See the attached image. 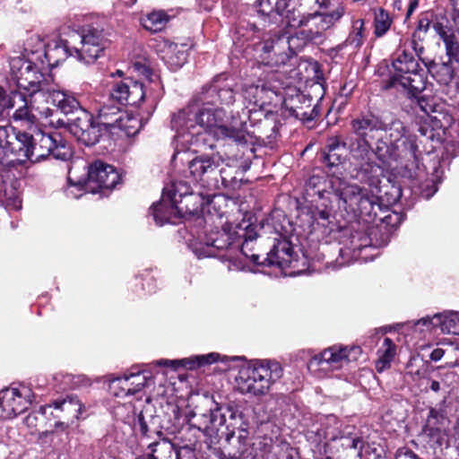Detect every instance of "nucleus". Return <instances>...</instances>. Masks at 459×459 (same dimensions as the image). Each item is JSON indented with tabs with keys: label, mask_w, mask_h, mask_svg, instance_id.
Wrapping results in <instances>:
<instances>
[{
	"label": "nucleus",
	"mask_w": 459,
	"mask_h": 459,
	"mask_svg": "<svg viewBox=\"0 0 459 459\" xmlns=\"http://www.w3.org/2000/svg\"><path fill=\"white\" fill-rule=\"evenodd\" d=\"M432 154L437 153L438 162L445 161L455 155L459 150V125L454 122L453 117L447 112L432 105Z\"/></svg>",
	"instance_id": "obj_8"
},
{
	"label": "nucleus",
	"mask_w": 459,
	"mask_h": 459,
	"mask_svg": "<svg viewBox=\"0 0 459 459\" xmlns=\"http://www.w3.org/2000/svg\"><path fill=\"white\" fill-rule=\"evenodd\" d=\"M339 251H340V256H341L342 261L337 260L336 261L337 264L340 266L344 265V264H350L349 261H347V262L344 261V255H349V249H342L341 248Z\"/></svg>",
	"instance_id": "obj_61"
},
{
	"label": "nucleus",
	"mask_w": 459,
	"mask_h": 459,
	"mask_svg": "<svg viewBox=\"0 0 459 459\" xmlns=\"http://www.w3.org/2000/svg\"><path fill=\"white\" fill-rule=\"evenodd\" d=\"M352 132L359 138L356 147L351 148L353 156L364 159L371 153V142L378 137L381 131L380 121L372 115H363L351 120Z\"/></svg>",
	"instance_id": "obj_13"
},
{
	"label": "nucleus",
	"mask_w": 459,
	"mask_h": 459,
	"mask_svg": "<svg viewBox=\"0 0 459 459\" xmlns=\"http://www.w3.org/2000/svg\"><path fill=\"white\" fill-rule=\"evenodd\" d=\"M446 351L442 348H436L432 351V361L439 360L445 354Z\"/></svg>",
	"instance_id": "obj_59"
},
{
	"label": "nucleus",
	"mask_w": 459,
	"mask_h": 459,
	"mask_svg": "<svg viewBox=\"0 0 459 459\" xmlns=\"http://www.w3.org/2000/svg\"><path fill=\"white\" fill-rule=\"evenodd\" d=\"M420 72H422V69L417 68L415 72L402 79L397 85L415 92H421L426 89L427 76Z\"/></svg>",
	"instance_id": "obj_43"
},
{
	"label": "nucleus",
	"mask_w": 459,
	"mask_h": 459,
	"mask_svg": "<svg viewBox=\"0 0 459 459\" xmlns=\"http://www.w3.org/2000/svg\"><path fill=\"white\" fill-rule=\"evenodd\" d=\"M16 103L13 91L10 95H5L3 88L0 87V117L9 116L10 109L15 108Z\"/></svg>",
	"instance_id": "obj_51"
},
{
	"label": "nucleus",
	"mask_w": 459,
	"mask_h": 459,
	"mask_svg": "<svg viewBox=\"0 0 459 459\" xmlns=\"http://www.w3.org/2000/svg\"><path fill=\"white\" fill-rule=\"evenodd\" d=\"M459 68L456 65L448 63L436 64L432 60V78L440 85H448L453 77L458 76Z\"/></svg>",
	"instance_id": "obj_42"
},
{
	"label": "nucleus",
	"mask_w": 459,
	"mask_h": 459,
	"mask_svg": "<svg viewBox=\"0 0 459 459\" xmlns=\"http://www.w3.org/2000/svg\"><path fill=\"white\" fill-rule=\"evenodd\" d=\"M280 75L275 73L268 74L266 80H258L257 83L246 84L243 87V97L249 103L255 107L264 108L273 103L277 104L283 101L284 104L293 109L297 117L311 121L320 115V109L317 104H315L308 111H301L303 106H294L289 103V100L283 96L282 87L280 82Z\"/></svg>",
	"instance_id": "obj_6"
},
{
	"label": "nucleus",
	"mask_w": 459,
	"mask_h": 459,
	"mask_svg": "<svg viewBox=\"0 0 459 459\" xmlns=\"http://www.w3.org/2000/svg\"><path fill=\"white\" fill-rule=\"evenodd\" d=\"M235 100L231 85L216 78L202 91L199 100L179 109L171 117V127L176 132L175 144L178 152L195 147H213L208 139L212 136L216 140L231 139L238 144L247 143L246 124L251 109L230 118L217 104L230 105Z\"/></svg>",
	"instance_id": "obj_1"
},
{
	"label": "nucleus",
	"mask_w": 459,
	"mask_h": 459,
	"mask_svg": "<svg viewBox=\"0 0 459 459\" xmlns=\"http://www.w3.org/2000/svg\"><path fill=\"white\" fill-rule=\"evenodd\" d=\"M49 100L54 106H56L65 114L72 113L80 106L79 101L74 97L67 94L65 91L56 90L54 83L51 86V90L47 93L46 99L42 100L44 105L48 104Z\"/></svg>",
	"instance_id": "obj_34"
},
{
	"label": "nucleus",
	"mask_w": 459,
	"mask_h": 459,
	"mask_svg": "<svg viewBox=\"0 0 459 459\" xmlns=\"http://www.w3.org/2000/svg\"><path fill=\"white\" fill-rule=\"evenodd\" d=\"M355 430L354 426L345 425L337 441L342 448L353 449L357 455L360 457L364 443L361 437Z\"/></svg>",
	"instance_id": "obj_39"
},
{
	"label": "nucleus",
	"mask_w": 459,
	"mask_h": 459,
	"mask_svg": "<svg viewBox=\"0 0 459 459\" xmlns=\"http://www.w3.org/2000/svg\"><path fill=\"white\" fill-rule=\"evenodd\" d=\"M12 205H13V208L14 210H20V209L22 208V201H21V199H20L18 196H16V197L13 200V204H12Z\"/></svg>",
	"instance_id": "obj_63"
},
{
	"label": "nucleus",
	"mask_w": 459,
	"mask_h": 459,
	"mask_svg": "<svg viewBox=\"0 0 459 459\" xmlns=\"http://www.w3.org/2000/svg\"><path fill=\"white\" fill-rule=\"evenodd\" d=\"M291 5L290 0H256L257 12L268 17L270 22H277L278 16Z\"/></svg>",
	"instance_id": "obj_37"
},
{
	"label": "nucleus",
	"mask_w": 459,
	"mask_h": 459,
	"mask_svg": "<svg viewBox=\"0 0 459 459\" xmlns=\"http://www.w3.org/2000/svg\"><path fill=\"white\" fill-rule=\"evenodd\" d=\"M69 43L73 44V49L77 58L90 64L100 56L108 41L103 30L89 28L81 33L72 32L69 35Z\"/></svg>",
	"instance_id": "obj_10"
},
{
	"label": "nucleus",
	"mask_w": 459,
	"mask_h": 459,
	"mask_svg": "<svg viewBox=\"0 0 459 459\" xmlns=\"http://www.w3.org/2000/svg\"><path fill=\"white\" fill-rule=\"evenodd\" d=\"M37 421H38V417L36 415V413H30L29 414L25 420H24V422L25 424L29 427V428H35L37 427Z\"/></svg>",
	"instance_id": "obj_58"
},
{
	"label": "nucleus",
	"mask_w": 459,
	"mask_h": 459,
	"mask_svg": "<svg viewBox=\"0 0 459 459\" xmlns=\"http://www.w3.org/2000/svg\"><path fill=\"white\" fill-rule=\"evenodd\" d=\"M227 417L235 420L237 411L231 406L216 404L213 409H210L205 413H189L187 422L190 428L196 429L205 436L212 437L217 435L221 427L226 423Z\"/></svg>",
	"instance_id": "obj_11"
},
{
	"label": "nucleus",
	"mask_w": 459,
	"mask_h": 459,
	"mask_svg": "<svg viewBox=\"0 0 459 459\" xmlns=\"http://www.w3.org/2000/svg\"><path fill=\"white\" fill-rule=\"evenodd\" d=\"M220 165V157L215 155H199L191 160L188 163V170L196 182L204 187L215 186L218 183L216 178H213V175L216 174V170Z\"/></svg>",
	"instance_id": "obj_22"
},
{
	"label": "nucleus",
	"mask_w": 459,
	"mask_h": 459,
	"mask_svg": "<svg viewBox=\"0 0 459 459\" xmlns=\"http://www.w3.org/2000/svg\"><path fill=\"white\" fill-rule=\"evenodd\" d=\"M431 413L432 419L436 420L437 424L435 428L432 427V440L436 438L432 448L434 449V454H437V449H440V451L443 452V443L446 445V449L449 448L446 432L450 429L451 420H449L446 409L440 408L437 411L432 408Z\"/></svg>",
	"instance_id": "obj_30"
},
{
	"label": "nucleus",
	"mask_w": 459,
	"mask_h": 459,
	"mask_svg": "<svg viewBox=\"0 0 459 459\" xmlns=\"http://www.w3.org/2000/svg\"><path fill=\"white\" fill-rule=\"evenodd\" d=\"M367 37L364 21L358 19L352 22L351 30L345 41L338 46L340 50L350 48L351 51L358 50L364 43Z\"/></svg>",
	"instance_id": "obj_38"
},
{
	"label": "nucleus",
	"mask_w": 459,
	"mask_h": 459,
	"mask_svg": "<svg viewBox=\"0 0 459 459\" xmlns=\"http://www.w3.org/2000/svg\"><path fill=\"white\" fill-rule=\"evenodd\" d=\"M129 384L128 378H126L125 375L123 377H118L110 382V392L117 397L133 395Z\"/></svg>",
	"instance_id": "obj_47"
},
{
	"label": "nucleus",
	"mask_w": 459,
	"mask_h": 459,
	"mask_svg": "<svg viewBox=\"0 0 459 459\" xmlns=\"http://www.w3.org/2000/svg\"><path fill=\"white\" fill-rule=\"evenodd\" d=\"M405 143L406 140L398 139L396 143L388 145L386 143L378 140L376 149L371 148V153L368 156L364 155V159H360L362 160L360 169L368 175L374 182L375 179L379 182L378 177L382 175L383 169L379 164L371 160V157L375 155L383 164L390 166L393 160L396 161L401 158L402 152L399 148L404 145Z\"/></svg>",
	"instance_id": "obj_15"
},
{
	"label": "nucleus",
	"mask_w": 459,
	"mask_h": 459,
	"mask_svg": "<svg viewBox=\"0 0 459 459\" xmlns=\"http://www.w3.org/2000/svg\"><path fill=\"white\" fill-rule=\"evenodd\" d=\"M30 158L32 162H38L49 155L55 159L66 160L72 156V151L67 143L58 132L44 133L38 131L31 135Z\"/></svg>",
	"instance_id": "obj_9"
},
{
	"label": "nucleus",
	"mask_w": 459,
	"mask_h": 459,
	"mask_svg": "<svg viewBox=\"0 0 459 459\" xmlns=\"http://www.w3.org/2000/svg\"><path fill=\"white\" fill-rule=\"evenodd\" d=\"M282 368L275 360H257L242 367L236 377V388L244 394H265L272 385L282 377Z\"/></svg>",
	"instance_id": "obj_7"
},
{
	"label": "nucleus",
	"mask_w": 459,
	"mask_h": 459,
	"mask_svg": "<svg viewBox=\"0 0 459 459\" xmlns=\"http://www.w3.org/2000/svg\"><path fill=\"white\" fill-rule=\"evenodd\" d=\"M126 377L128 378L130 389L132 394H134L140 392L145 385L148 377L144 375V372H136L125 374Z\"/></svg>",
	"instance_id": "obj_50"
},
{
	"label": "nucleus",
	"mask_w": 459,
	"mask_h": 459,
	"mask_svg": "<svg viewBox=\"0 0 459 459\" xmlns=\"http://www.w3.org/2000/svg\"><path fill=\"white\" fill-rule=\"evenodd\" d=\"M339 17L334 18L333 14H325L318 12L307 13L303 25L307 29L300 30V33L304 35L305 40H316L321 38L323 32L331 28Z\"/></svg>",
	"instance_id": "obj_28"
},
{
	"label": "nucleus",
	"mask_w": 459,
	"mask_h": 459,
	"mask_svg": "<svg viewBox=\"0 0 459 459\" xmlns=\"http://www.w3.org/2000/svg\"><path fill=\"white\" fill-rule=\"evenodd\" d=\"M344 427L345 425L335 415L322 416L318 423L307 431V437L313 443L327 445L328 442L338 440Z\"/></svg>",
	"instance_id": "obj_24"
},
{
	"label": "nucleus",
	"mask_w": 459,
	"mask_h": 459,
	"mask_svg": "<svg viewBox=\"0 0 459 459\" xmlns=\"http://www.w3.org/2000/svg\"><path fill=\"white\" fill-rule=\"evenodd\" d=\"M417 103H418V107L420 108V109L422 112H424L427 116H429V108H430L429 98L425 95L417 97Z\"/></svg>",
	"instance_id": "obj_56"
},
{
	"label": "nucleus",
	"mask_w": 459,
	"mask_h": 459,
	"mask_svg": "<svg viewBox=\"0 0 459 459\" xmlns=\"http://www.w3.org/2000/svg\"><path fill=\"white\" fill-rule=\"evenodd\" d=\"M419 67L420 65L411 53L402 48H398L393 60L394 74L390 78V86H396L402 79L415 72Z\"/></svg>",
	"instance_id": "obj_29"
},
{
	"label": "nucleus",
	"mask_w": 459,
	"mask_h": 459,
	"mask_svg": "<svg viewBox=\"0 0 459 459\" xmlns=\"http://www.w3.org/2000/svg\"><path fill=\"white\" fill-rule=\"evenodd\" d=\"M178 203L179 200H175L163 192L160 201L151 208V213L156 224L162 226L165 223H175L173 219L180 217L184 212L183 208L178 206Z\"/></svg>",
	"instance_id": "obj_27"
},
{
	"label": "nucleus",
	"mask_w": 459,
	"mask_h": 459,
	"mask_svg": "<svg viewBox=\"0 0 459 459\" xmlns=\"http://www.w3.org/2000/svg\"><path fill=\"white\" fill-rule=\"evenodd\" d=\"M153 48L159 56L171 69L177 70L180 68L186 61V51L184 46H178L166 39H159L155 40Z\"/></svg>",
	"instance_id": "obj_26"
},
{
	"label": "nucleus",
	"mask_w": 459,
	"mask_h": 459,
	"mask_svg": "<svg viewBox=\"0 0 459 459\" xmlns=\"http://www.w3.org/2000/svg\"><path fill=\"white\" fill-rule=\"evenodd\" d=\"M291 102H295V101H298L299 102L300 104H306V102H307V105L306 106L307 108H310L312 105H311V99L308 98L307 95H305L304 93H301V92H298L295 96V98H291L290 100Z\"/></svg>",
	"instance_id": "obj_57"
},
{
	"label": "nucleus",
	"mask_w": 459,
	"mask_h": 459,
	"mask_svg": "<svg viewBox=\"0 0 459 459\" xmlns=\"http://www.w3.org/2000/svg\"><path fill=\"white\" fill-rule=\"evenodd\" d=\"M354 237L352 242L353 248V257L358 259L360 257V255L363 251H366L368 248H373V245L371 243L370 237L367 235H363L358 238L359 243H355Z\"/></svg>",
	"instance_id": "obj_52"
},
{
	"label": "nucleus",
	"mask_w": 459,
	"mask_h": 459,
	"mask_svg": "<svg viewBox=\"0 0 459 459\" xmlns=\"http://www.w3.org/2000/svg\"><path fill=\"white\" fill-rule=\"evenodd\" d=\"M13 99L17 103L12 118L14 122L21 123L22 126L31 128L33 126H37L39 117L48 118L53 116L54 110L44 105L42 99L32 105L31 97L26 96L22 91H13Z\"/></svg>",
	"instance_id": "obj_16"
},
{
	"label": "nucleus",
	"mask_w": 459,
	"mask_h": 459,
	"mask_svg": "<svg viewBox=\"0 0 459 459\" xmlns=\"http://www.w3.org/2000/svg\"><path fill=\"white\" fill-rule=\"evenodd\" d=\"M247 39L252 41L255 58L269 66L285 64L291 55L308 41L305 40L300 32L294 36H286L273 30H265L255 24L250 25L247 30Z\"/></svg>",
	"instance_id": "obj_4"
},
{
	"label": "nucleus",
	"mask_w": 459,
	"mask_h": 459,
	"mask_svg": "<svg viewBox=\"0 0 459 459\" xmlns=\"http://www.w3.org/2000/svg\"><path fill=\"white\" fill-rule=\"evenodd\" d=\"M432 330L459 335V312H445L432 316Z\"/></svg>",
	"instance_id": "obj_35"
},
{
	"label": "nucleus",
	"mask_w": 459,
	"mask_h": 459,
	"mask_svg": "<svg viewBox=\"0 0 459 459\" xmlns=\"http://www.w3.org/2000/svg\"><path fill=\"white\" fill-rule=\"evenodd\" d=\"M169 445L163 441V442H153L150 445H148L147 452L144 453L143 455L137 457L136 459H158V457L155 455V454L159 451L161 447H169Z\"/></svg>",
	"instance_id": "obj_54"
},
{
	"label": "nucleus",
	"mask_w": 459,
	"mask_h": 459,
	"mask_svg": "<svg viewBox=\"0 0 459 459\" xmlns=\"http://www.w3.org/2000/svg\"><path fill=\"white\" fill-rule=\"evenodd\" d=\"M145 94L143 83L126 78L113 84L108 100L119 105L136 106L143 100Z\"/></svg>",
	"instance_id": "obj_23"
},
{
	"label": "nucleus",
	"mask_w": 459,
	"mask_h": 459,
	"mask_svg": "<svg viewBox=\"0 0 459 459\" xmlns=\"http://www.w3.org/2000/svg\"><path fill=\"white\" fill-rule=\"evenodd\" d=\"M429 25L430 20L429 19L428 14L425 13L419 20L417 29L412 36L413 49L416 55L418 56L419 59L426 67L427 72H430V62L426 57L423 56L424 47L420 44V42L426 39Z\"/></svg>",
	"instance_id": "obj_36"
},
{
	"label": "nucleus",
	"mask_w": 459,
	"mask_h": 459,
	"mask_svg": "<svg viewBox=\"0 0 459 459\" xmlns=\"http://www.w3.org/2000/svg\"><path fill=\"white\" fill-rule=\"evenodd\" d=\"M307 192L317 195L312 210L314 229L322 228L324 235L330 234L335 227L334 208L348 221L362 218L369 222L381 210L379 198L373 190L360 186L339 177L325 179L312 176L307 181Z\"/></svg>",
	"instance_id": "obj_2"
},
{
	"label": "nucleus",
	"mask_w": 459,
	"mask_h": 459,
	"mask_svg": "<svg viewBox=\"0 0 459 459\" xmlns=\"http://www.w3.org/2000/svg\"><path fill=\"white\" fill-rule=\"evenodd\" d=\"M31 134L15 132L11 126H0V156H13V162L30 160Z\"/></svg>",
	"instance_id": "obj_12"
},
{
	"label": "nucleus",
	"mask_w": 459,
	"mask_h": 459,
	"mask_svg": "<svg viewBox=\"0 0 459 459\" xmlns=\"http://www.w3.org/2000/svg\"><path fill=\"white\" fill-rule=\"evenodd\" d=\"M33 392L25 385L0 391V419H13L24 412L32 403Z\"/></svg>",
	"instance_id": "obj_17"
},
{
	"label": "nucleus",
	"mask_w": 459,
	"mask_h": 459,
	"mask_svg": "<svg viewBox=\"0 0 459 459\" xmlns=\"http://www.w3.org/2000/svg\"><path fill=\"white\" fill-rule=\"evenodd\" d=\"M52 407H54L56 411L54 414L55 418H60L59 412H63L64 417L68 420L78 419L82 410V405L77 397L67 396L63 400L55 401L52 404L41 406L38 412L44 416L48 414Z\"/></svg>",
	"instance_id": "obj_31"
},
{
	"label": "nucleus",
	"mask_w": 459,
	"mask_h": 459,
	"mask_svg": "<svg viewBox=\"0 0 459 459\" xmlns=\"http://www.w3.org/2000/svg\"><path fill=\"white\" fill-rule=\"evenodd\" d=\"M296 256L297 255L293 250L292 244L288 239L281 238L275 240L272 249L263 262L259 261L258 255L251 254L249 263L255 265H274L283 270L295 267L293 264L297 262Z\"/></svg>",
	"instance_id": "obj_20"
},
{
	"label": "nucleus",
	"mask_w": 459,
	"mask_h": 459,
	"mask_svg": "<svg viewBox=\"0 0 459 459\" xmlns=\"http://www.w3.org/2000/svg\"><path fill=\"white\" fill-rule=\"evenodd\" d=\"M68 181L69 186L65 189V195L67 197L77 199L83 195L84 189H88L85 186L84 182H82L81 180L76 183H73L71 177H69Z\"/></svg>",
	"instance_id": "obj_53"
},
{
	"label": "nucleus",
	"mask_w": 459,
	"mask_h": 459,
	"mask_svg": "<svg viewBox=\"0 0 459 459\" xmlns=\"http://www.w3.org/2000/svg\"><path fill=\"white\" fill-rule=\"evenodd\" d=\"M30 51L31 56H36V60L43 63V57L47 59L48 64H58L64 61L69 56H74L73 44L67 39H60L53 42V44H46L39 36H32L27 40L24 47V52Z\"/></svg>",
	"instance_id": "obj_14"
},
{
	"label": "nucleus",
	"mask_w": 459,
	"mask_h": 459,
	"mask_svg": "<svg viewBox=\"0 0 459 459\" xmlns=\"http://www.w3.org/2000/svg\"><path fill=\"white\" fill-rule=\"evenodd\" d=\"M169 22V16L163 11H155L142 20L143 26L152 32L160 31Z\"/></svg>",
	"instance_id": "obj_45"
},
{
	"label": "nucleus",
	"mask_w": 459,
	"mask_h": 459,
	"mask_svg": "<svg viewBox=\"0 0 459 459\" xmlns=\"http://www.w3.org/2000/svg\"><path fill=\"white\" fill-rule=\"evenodd\" d=\"M434 29L445 44L449 63L459 68V34L438 22L434 25Z\"/></svg>",
	"instance_id": "obj_33"
},
{
	"label": "nucleus",
	"mask_w": 459,
	"mask_h": 459,
	"mask_svg": "<svg viewBox=\"0 0 459 459\" xmlns=\"http://www.w3.org/2000/svg\"><path fill=\"white\" fill-rule=\"evenodd\" d=\"M54 426L56 429H65L68 427V425L66 423H65L64 421H60V420L56 421Z\"/></svg>",
	"instance_id": "obj_64"
},
{
	"label": "nucleus",
	"mask_w": 459,
	"mask_h": 459,
	"mask_svg": "<svg viewBox=\"0 0 459 459\" xmlns=\"http://www.w3.org/2000/svg\"><path fill=\"white\" fill-rule=\"evenodd\" d=\"M418 5H419L418 0H411L410 2L409 8H408V11L406 13V18H409L412 14V13L417 9Z\"/></svg>",
	"instance_id": "obj_60"
},
{
	"label": "nucleus",
	"mask_w": 459,
	"mask_h": 459,
	"mask_svg": "<svg viewBox=\"0 0 459 459\" xmlns=\"http://www.w3.org/2000/svg\"><path fill=\"white\" fill-rule=\"evenodd\" d=\"M103 130L105 131L103 125H100L97 118L94 119L93 116L85 110L76 117L70 127L71 133L76 139L88 146L99 142Z\"/></svg>",
	"instance_id": "obj_25"
},
{
	"label": "nucleus",
	"mask_w": 459,
	"mask_h": 459,
	"mask_svg": "<svg viewBox=\"0 0 459 459\" xmlns=\"http://www.w3.org/2000/svg\"><path fill=\"white\" fill-rule=\"evenodd\" d=\"M375 34L377 37H382L389 30L392 21L385 11L379 9L378 13L375 16Z\"/></svg>",
	"instance_id": "obj_49"
},
{
	"label": "nucleus",
	"mask_w": 459,
	"mask_h": 459,
	"mask_svg": "<svg viewBox=\"0 0 459 459\" xmlns=\"http://www.w3.org/2000/svg\"><path fill=\"white\" fill-rule=\"evenodd\" d=\"M443 175H444V170L441 169L440 166L434 168V171L432 172V192H431L432 196L437 191V185L442 182Z\"/></svg>",
	"instance_id": "obj_55"
},
{
	"label": "nucleus",
	"mask_w": 459,
	"mask_h": 459,
	"mask_svg": "<svg viewBox=\"0 0 459 459\" xmlns=\"http://www.w3.org/2000/svg\"><path fill=\"white\" fill-rule=\"evenodd\" d=\"M97 112V119L100 125H103L105 131H110L113 128L135 129L134 132L140 127V122L136 118L129 117L128 115L123 116L120 114L119 104L116 102L108 104L106 102L97 104L94 108Z\"/></svg>",
	"instance_id": "obj_19"
},
{
	"label": "nucleus",
	"mask_w": 459,
	"mask_h": 459,
	"mask_svg": "<svg viewBox=\"0 0 459 459\" xmlns=\"http://www.w3.org/2000/svg\"><path fill=\"white\" fill-rule=\"evenodd\" d=\"M119 181L120 175L113 166L97 160L89 166L84 184L94 193L98 189H112Z\"/></svg>",
	"instance_id": "obj_21"
},
{
	"label": "nucleus",
	"mask_w": 459,
	"mask_h": 459,
	"mask_svg": "<svg viewBox=\"0 0 459 459\" xmlns=\"http://www.w3.org/2000/svg\"><path fill=\"white\" fill-rule=\"evenodd\" d=\"M290 2L291 5L285 9L282 15L279 16L283 17L286 25L290 28L303 27L307 14L301 13L297 8V3L294 0H290Z\"/></svg>",
	"instance_id": "obj_46"
},
{
	"label": "nucleus",
	"mask_w": 459,
	"mask_h": 459,
	"mask_svg": "<svg viewBox=\"0 0 459 459\" xmlns=\"http://www.w3.org/2000/svg\"><path fill=\"white\" fill-rule=\"evenodd\" d=\"M359 352V347L348 349L347 347L333 346L314 356L310 359L308 367L310 368H317L325 372L338 370L351 359V353L358 354Z\"/></svg>",
	"instance_id": "obj_18"
},
{
	"label": "nucleus",
	"mask_w": 459,
	"mask_h": 459,
	"mask_svg": "<svg viewBox=\"0 0 459 459\" xmlns=\"http://www.w3.org/2000/svg\"><path fill=\"white\" fill-rule=\"evenodd\" d=\"M24 56H13L10 59V80L26 96L31 97V104L39 99L45 100L47 93L51 90L52 78L39 71L36 62V56L25 52Z\"/></svg>",
	"instance_id": "obj_5"
},
{
	"label": "nucleus",
	"mask_w": 459,
	"mask_h": 459,
	"mask_svg": "<svg viewBox=\"0 0 459 459\" xmlns=\"http://www.w3.org/2000/svg\"><path fill=\"white\" fill-rule=\"evenodd\" d=\"M226 170L224 169H220V177L221 178V183L224 185V186H228L229 183L231 181V179L233 178L232 177H230V178L225 176Z\"/></svg>",
	"instance_id": "obj_62"
},
{
	"label": "nucleus",
	"mask_w": 459,
	"mask_h": 459,
	"mask_svg": "<svg viewBox=\"0 0 459 459\" xmlns=\"http://www.w3.org/2000/svg\"><path fill=\"white\" fill-rule=\"evenodd\" d=\"M163 192H166L167 195H171L175 200H178L177 196L182 198L193 194L191 186L183 181L172 183L170 186L164 187Z\"/></svg>",
	"instance_id": "obj_48"
},
{
	"label": "nucleus",
	"mask_w": 459,
	"mask_h": 459,
	"mask_svg": "<svg viewBox=\"0 0 459 459\" xmlns=\"http://www.w3.org/2000/svg\"><path fill=\"white\" fill-rule=\"evenodd\" d=\"M345 143H340L337 138H331L324 153V162L329 167H334L344 160Z\"/></svg>",
	"instance_id": "obj_41"
},
{
	"label": "nucleus",
	"mask_w": 459,
	"mask_h": 459,
	"mask_svg": "<svg viewBox=\"0 0 459 459\" xmlns=\"http://www.w3.org/2000/svg\"><path fill=\"white\" fill-rule=\"evenodd\" d=\"M145 96L143 100L148 103L150 108L153 111L163 96V88L158 76L155 79H152L146 89L143 87Z\"/></svg>",
	"instance_id": "obj_44"
},
{
	"label": "nucleus",
	"mask_w": 459,
	"mask_h": 459,
	"mask_svg": "<svg viewBox=\"0 0 459 459\" xmlns=\"http://www.w3.org/2000/svg\"><path fill=\"white\" fill-rule=\"evenodd\" d=\"M378 359L376 362V369L381 373L388 368L396 354V346L390 338H385L382 346L379 348Z\"/></svg>",
	"instance_id": "obj_40"
},
{
	"label": "nucleus",
	"mask_w": 459,
	"mask_h": 459,
	"mask_svg": "<svg viewBox=\"0 0 459 459\" xmlns=\"http://www.w3.org/2000/svg\"><path fill=\"white\" fill-rule=\"evenodd\" d=\"M220 358V354L216 352H211L204 355H195L182 359H160L155 362L157 366L171 367L175 369L179 367L186 368L187 369H195L196 368L209 365L216 362Z\"/></svg>",
	"instance_id": "obj_32"
},
{
	"label": "nucleus",
	"mask_w": 459,
	"mask_h": 459,
	"mask_svg": "<svg viewBox=\"0 0 459 459\" xmlns=\"http://www.w3.org/2000/svg\"><path fill=\"white\" fill-rule=\"evenodd\" d=\"M256 233L250 225H226L221 230H210L204 238L190 244L198 258L219 257L227 262L229 271L249 270V251Z\"/></svg>",
	"instance_id": "obj_3"
}]
</instances>
